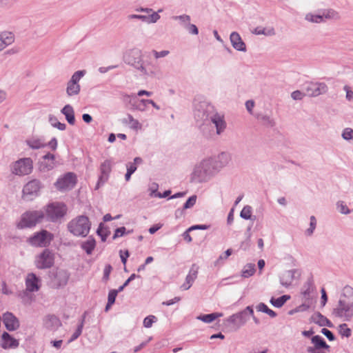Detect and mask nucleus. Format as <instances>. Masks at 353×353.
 Listing matches in <instances>:
<instances>
[{
	"instance_id": "1",
	"label": "nucleus",
	"mask_w": 353,
	"mask_h": 353,
	"mask_svg": "<svg viewBox=\"0 0 353 353\" xmlns=\"http://www.w3.org/2000/svg\"><path fill=\"white\" fill-rule=\"evenodd\" d=\"M332 314L337 318L350 321L353 317V288L347 285L341 292L336 305L333 308Z\"/></svg>"
},
{
	"instance_id": "2",
	"label": "nucleus",
	"mask_w": 353,
	"mask_h": 353,
	"mask_svg": "<svg viewBox=\"0 0 353 353\" xmlns=\"http://www.w3.org/2000/svg\"><path fill=\"white\" fill-rule=\"evenodd\" d=\"M216 112L214 107L210 103L195 100L194 102V117L203 135L207 139L211 138V132L207 131L210 119Z\"/></svg>"
},
{
	"instance_id": "3",
	"label": "nucleus",
	"mask_w": 353,
	"mask_h": 353,
	"mask_svg": "<svg viewBox=\"0 0 353 353\" xmlns=\"http://www.w3.org/2000/svg\"><path fill=\"white\" fill-rule=\"evenodd\" d=\"M124 61L139 70L142 74L149 77H156L159 72L157 67L152 65V70H148L144 66L143 53L138 48L130 49L125 52L123 57Z\"/></svg>"
},
{
	"instance_id": "4",
	"label": "nucleus",
	"mask_w": 353,
	"mask_h": 353,
	"mask_svg": "<svg viewBox=\"0 0 353 353\" xmlns=\"http://www.w3.org/2000/svg\"><path fill=\"white\" fill-rule=\"evenodd\" d=\"M217 173L212 160L210 158L203 159L194 168L190 180L194 183L207 182Z\"/></svg>"
},
{
	"instance_id": "5",
	"label": "nucleus",
	"mask_w": 353,
	"mask_h": 353,
	"mask_svg": "<svg viewBox=\"0 0 353 353\" xmlns=\"http://www.w3.org/2000/svg\"><path fill=\"white\" fill-rule=\"evenodd\" d=\"M91 223L88 216H78L67 225L68 230L76 236L85 237L90 232Z\"/></svg>"
},
{
	"instance_id": "6",
	"label": "nucleus",
	"mask_w": 353,
	"mask_h": 353,
	"mask_svg": "<svg viewBox=\"0 0 353 353\" xmlns=\"http://www.w3.org/2000/svg\"><path fill=\"white\" fill-rule=\"evenodd\" d=\"M48 285L53 289H59L64 288L69 280L70 273L63 269L57 268L49 272Z\"/></svg>"
},
{
	"instance_id": "7",
	"label": "nucleus",
	"mask_w": 353,
	"mask_h": 353,
	"mask_svg": "<svg viewBox=\"0 0 353 353\" xmlns=\"http://www.w3.org/2000/svg\"><path fill=\"white\" fill-rule=\"evenodd\" d=\"M53 239V234L46 230H41L39 232L34 233L33 235L30 236L28 239L27 242L33 247L46 248L50 244Z\"/></svg>"
},
{
	"instance_id": "8",
	"label": "nucleus",
	"mask_w": 353,
	"mask_h": 353,
	"mask_svg": "<svg viewBox=\"0 0 353 353\" xmlns=\"http://www.w3.org/2000/svg\"><path fill=\"white\" fill-rule=\"evenodd\" d=\"M44 218V212L41 210L28 211L21 216L18 225L19 228H32L41 222Z\"/></svg>"
},
{
	"instance_id": "9",
	"label": "nucleus",
	"mask_w": 353,
	"mask_h": 353,
	"mask_svg": "<svg viewBox=\"0 0 353 353\" xmlns=\"http://www.w3.org/2000/svg\"><path fill=\"white\" fill-rule=\"evenodd\" d=\"M12 172L18 176L28 175L33 170V161L30 157L19 159L12 165Z\"/></svg>"
},
{
	"instance_id": "10",
	"label": "nucleus",
	"mask_w": 353,
	"mask_h": 353,
	"mask_svg": "<svg viewBox=\"0 0 353 353\" xmlns=\"http://www.w3.org/2000/svg\"><path fill=\"white\" fill-rule=\"evenodd\" d=\"M67 206L63 203H52L48 205L46 214L48 219L52 222H56L62 219L67 213Z\"/></svg>"
},
{
	"instance_id": "11",
	"label": "nucleus",
	"mask_w": 353,
	"mask_h": 353,
	"mask_svg": "<svg viewBox=\"0 0 353 353\" xmlns=\"http://www.w3.org/2000/svg\"><path fill=\"white\" fill-rule=\"evenodd\" d=\"M85 70H77L72 75L71 79L68 81L66 85V94L68 97L78 95L81 91V85L79 81L81 79L85 74Z\"/></svg>"
},
{
	"instance_id": "12",
	"label": "nucleus",
	"mask_w": 353,
	"mask_h": 353,
	"mask_svg": "<svg viewBox=\"0 0 353 353\" xmlns=\"http://www.w3.org/2000/svg\"><path fill=\"white\" fill-rule=\"evenodd\" d=\"M43 188L41 182L37 179L28 181L23 188V198L26 201H32L39 195L40 190Z\"/></svg>"
},
{
	"instance_id": "13",
	"label": "nucleus",
	"mask_w": 353,
	"mask_h": 353,
	"mask_svg": "<svg viewBox=\"0 0 353 353\" xmlns=\"http://www.w3.org/2000/svg\"><path fill=\"white\" fill-rule=\"evenodd\" d=\"M213 123L216 128V134L221 135L223 133L227 128V123L225 121L224 116L218 113L216 111L212 114L210 119V122L207 123V131L211 132V137L213 134L214 130L211 124Z\"/></svg>"
},
{
	"instance_id": "14",
	"label": "nucleus",
	"mask_w": 353,
	"mask_h": 353,
	"mask_svg": "<svg viewBox=\"0 0 353 353\" xmlns=\"http://www.w3.org/2000/svg\"><path fill=\"white\" fill-rule=\"evenodd\" d=\"M54 263V255L49 249H45L35 260L37 268L43 270L50 268Z\"/></svg>"
},
{
	"instance_id": "15",
	"label": "nucleus",
	"mask_w": 353,
	"mask_h": 353,
	"mask_svg": "<svg viewBox=\"0 0 353 353\" xmlns=\"http://www.w3.org/2000/svg\"><path fill=\"white\" fill-rule=\"evenodd\" d=\"M77 183V176L73 172H67L55 182L56 188L60 191L71 190Z\"/></svg>"
},
{
	"instance_id": "16",
	"label": "nucleus",
	"mask_w": 353,
	"mask_h": 353,
	"mask_svg": "<svg viewBox=\"0 0 353 353\" xmlns=\"http://www.w3.org/2000/svg\"><path fill=\"white\" fill-rule=\"evenodd\" d=\"M253 313L252 307L248 306L243 310L229 316L227 321L238 327H241L247 322L249 316H253Z\"/></svg>"
},
{
	"instance_id": "17",
	"label": "nucleus",
	"mask_w": 353,
	"mask_h": 353,
	"mask_svg": "<svg viewBox=\"0 0 353 353\" xmlns=\"http://www.w3.org/2000/svg\"><path fill=\"white\" fill-rule=\"evenodd\" d=\"M55 159L54 154L47 152L38 162L39 171L45 173L53 170L56 166Z\"/></svg>"
},
{
	"instance_id": "18",
	"label": "nucleus",
	"mask_w": 353,
	"mask_h": 353,
	"mask_svg": "<svg viewBox=\"0 0 353 353\" xmlns=\"http://www.w3.org/2000/svg\"><path fill=\"white\" fill-rule=\"evenodd\" d=\"M301 276V271L298 269H292L283 272L279 276V281L281 285L288 288L291 285L296 278Z\"/></svg>"
},
{
	"instance_id": "19",
	"label": "nucleus",
	"mask_w": 353,
	"mask_h": 353,
	"mask_svg": "<svg viewBox=\"0 0 353 353\" xmlns=\"http://www.w3.org/2000/svg\"><path fill=\"white\" fill-rule=\"evenodd\" d=\"M327 91V87L324 83H309L305 86V94L309 97H317Z\"/></svg>"
},
{
	"instance_id": "20",
	"label": "nucleus",
	"mask_w": 353,
	"mask_h": 353,
	"mask_svg": "<svg viewBox=\"0 0 353 353\" xmlns=\"http://www.w3.org/2000/svg\"><path fill=\"white\" fill-rule=\"evenodd\" d=\"M212 163L215 168V170L219 173L222 168L225 167L231 160V156L228 152H222L214 158H210Z\"/></svg>"
},
{
	"instance_id": "21",
	"label": "nucleus",
	"mask_w": 353,
	"mask_h": 353,
	"mask_svg": "<svg viewBox=\"0 0 353 353\" xmlns=\"http://www.w3.org/2000/svg\"><path fill=\"white\" fill-rule=\"evenodd\" d=\"M3 322L8 331H14L17 330L19 326V319L12 313L7 312L3 314Z\"/></svg>"
},
{
	"instance_id": "22",
	"label": "nucleus",
	"mask_w": 353,
	"mask_h": 353,
	"mask_svg": "<svg viewBox=\"0 0 353 353\" xmlns=\"http://www.w3.org/2000/svg\"><path fill=\"white\" fill-rule=\"evenodd\" d=\"M111 170L112 165L110 161L105 160L101 164V175L99 177V180L96 185V189H98L101 185L104 184L108 181Z\"/></svg>"
},
{
	"instance_id": "23",
	"label": "nucleus",
	"mask_w": 353,
	"mask_h": 353,
	"mask_svg": "<svg viewBox=\"0 0 353 353\" xmlns=\"http://www.w3.org/2000/svg\"><path fill=\"white\" fill-rule=\"evenodd\" d=\"M25 142L32 150H39L46 147L45 139L41 137L32 136L28 138Z\"/></svg>"
},
{
	"instance_id": "24",
	"label": "nucleus",
	"mask_w": 353,
	"mask_h": 353,
	"mask_svg": "<svg viewBox=\"0 0 353 353\" xmlns=\"http://www.w3.org/2000/svg\"><path fill=\"white\" fill-rule=\"evenodd\" d=\"M230 39L232 47L235 50L241 52L246 51V45L238 32H232L230 36Z\"/></svg>"
},
{
	"instance_id": "25",
	"label": "nucleus",
	"mask_w": 353,
	"mask_h": 353,
	"mask_svg": "<svg viewBox=\"0 0 353 353\" xmlns=\"http://www.w3.org/2000/svg\"><path fill=\"white\" fill-rule=\"evenodd\" d=\"M43 325L48 330H55L61 325V323L57 316L49 314L43 319Z\"/></svg>"
},
{
	"instance_id": "26",
	"label": "nucleus",
	"mask_w": 353,
	"mask_h": 353,
	"mask_svg": "<svg viewBox=\"0 0 353 353\" xmlns=\"http://www.w3.org/2000/svg\"><path fill=\"white\" fill-rule=\"evenodd\" d=\"M39 281V278L34 273L28 274L26 280V290L29 292H37L39 290L38 284Z\"/></svg>"
},
{
	"instance_id": "27",
	"label": "nucleus",
	"mask_w": 353,
	"mask_h": 353,
	"mask_svg": "<svg viewBox=\"0 0 353 353\" xmlns=\"http://www.w3.org/2000/svg\"><path fill=\"white\" fill-rule=\"evenodd\" d=\"M1 339V347L3 349L17 347L19 345V341L6 332H4L2 334Z\"/></svg>"
},
{
	"instance_id": "28",
	"label": "nucleus",
	"mask_w": 353,
	"mask_h": 353,
	"mask_svg": "<svg viewBox=\"0 0 353 353\" xmlns=\"http://www.w3.org/2000/svg\"><path fill=\"white\" fill-rule=\"evenodd\" d=\"M315 290V285L314 283V280L312 276H310L307 279V281L304 283L303 286L302 294L303 296L304 299L306 301L312 300L311 294Z\"/></svg>"
},
{
	"instance_id": "29",
	"label": "nucleus",
	"mask_w": 353,
	"mask_h": 353,
	"mask_svg": "<svg viewBox=\"0 0 353 353\" xmlns=\"http://www.w3.org/2000/svg\"><path fill=\"white\" fill-rule=\"evenodd\" d=\"M61 112L65 116L66 121L70 125L75 123L74 111L72 106L70 104L65 105L61 110Z\"/></svg>"
},
{
	"instance_id": "30",
	"label": "nucleus",
	"mask_w": 353,
	"mask_h": 353,
	"mask_svg": "<svg viewBox=\"0 0 353 353\" xmlns=\"http://www.w3.org/2000/svg\"><path fill=\"white\" fill-rule=\"evenodd\" d=\"M312 319L315 323L320 326H327L329 327H333L332 322L320 312L314 313L312 316Z\"/></svg>"
},
{
	"instance_id": "31",
	"label": "nucleus",
	"mask_w": 353,
	"mask_h": 353,
	"mask_svg": "<svg viewBox=\"0 0 353 353\" xmlns=\"http://www.w3.org/2000/svg\"><path fill=\"white\" fill-rule=\"evenodd\" d=\"M14 41V34L12 32H6L0 35V51L12 44Z\"/></svg>"
},
{
	"instance_id": "32",
	"label": "nucleus",
	"mask_w": 353,
	"mask_h": 353,
	"mask_svg": "<svg viewBox=\"0 0 353 353\" xmlns=\"http://www.w3.org/2000/svg\"><path fill=\"white\" fill-rule=\"evenodd\" d=\"M96 246V241L92 236H89L88 239L82 242L81 248L86 252L87 254L90 255L92 253Z\"/></svg>"
},
{
	"instance_id": "33",
	"label": "nucleus",
	"mask_w": 353,
	"mask_h": 353,
	"mask_svg": "<svg viewBox=\"0 0 353 353\" xmlns=\"http://www.w3.org/2000/svg\"><path fill=\"white\" fill-rule=\"evenodd\" d=\"M311 341L315 345L316 349H317L319 352H320L321 349L329 350L330 347V345L326 343L323 338L319 335L313 336L311 339Z\"/></svg>"
},
{
	"instance_id": "34",
	"label": "nucleus",
	"mask_w": 353,
	"mask_h": 353,
	"mask_svg": "<svg viewBox=\"0 0 353 353\" xmlns=\"http://www.w3.org/2000/svg\"><path fill=\"white\" fill-rule=\"evenodd\" d=\"M322 14L324 21L325 19L337 21L339 20L341 17L339 13L333 9L324 10L322 12Z\"/></svg>"
},
{
	"instance_id": "35",
	"label": "nucleus",
	"mask_w": 353,
	"mask_h": 353,
	"mask_svg": "<svg viewBox=\"0 0 353 353\" xmlns=\"http://www.w3.org/2000/svg\"><path fill=\"white\" fill-rule=\"evenodd\" d=\"M257 119L262 123L263 125L268 128H272L276 124L274 119L267 114H259L257 116Z\"/></svg>"
},
{
	"instance_id": "36",
	"label": "nucleus",
	"mask_w": 353,
	"mask_h": 353,
	"mask_svg": "<svg viewBox=\"0 0 353 353\" xmlns=\"http://www.w3.org/2000/svg\"><path fill=\"white\" fill-rule=\"evenodd\" d=\"M290 298V295L285 294L276 299L272 297L270 302L276 307H281Z\"/></svg>"
},
{
	"instance_id": "37",
	"label": "nucleus",
	"mask_w": 353,
	"mask_h": 353,
	"mask_svg": "<svg viewBox=\"0 0 353 353\" xmlns=\"http://www.w3.org/2000/svg\"><path fill=\"white\" fill-rule=\"evenodd\" d=\"M199 267L196 264H192L185 280L187 283L192 284L197 277Z\"/></svg>"
},
{
	"instance_id": "38",
	"label": "nucleus",
	"mask_w": 353,
	"mask_h": 353,
	"mask_svg": "<svg viewBox=\"0 0 353 353\" xmlns=\"http://www.w3.org/2000/svg\"><path fill=\"white\" fill-rule=\"evenodd\" d=\"M252 208L250 205H245L243 207L240 212V216L245 220H256V216H252Z\"/></svg>"
},
{
	"instance_id": "39",
	"label": "nucleus",
	"mask_w": 353,
	"mask_h": 353,
	"mask_svg": "<svg viewBox=\"0 0 353 353\" xmlns=\"http://www.w3.org/2000/svg\"><path fill=\"white\" fill-rule=\"evenodd\" d=\"M222 316H223L222 313L214 312V313H211V314H204V315H200L197 317V319L202 321L204 323H211L213 321H214L218 317H220Z\"/></svg>"
},
{
	"instance_id": "40",
	"label": "nucleus",
	"mask_w": 353,
	"mask_h": 353,
	"mask_svg": "<svg viewBox=\"0 0 353 353\" xmlns=\"http://www.w3.org/2000/svg\"><path fill=\"white\" fill-rule=\"evenodd\" d=\"M123 122L130 125V128L133 130H138L141 128V125L138 120L133 118L131 114H128L127 118L124 119Z\"/></svg>"
},
{
	"instance_id": "41",
	"label": "nucleus",
	"mask_w": 353,
	"mask_h": 353,
	"mask_svg": "<svg viewBox=\"0 0 353 353\" xmlns=\"http://www.w3.org/2000/svg\"><path fill=\"white\" fill-rule=\"evenodd\" d=\"M255 271V265L253 263H248L241 271V276L243 278H249L254 274Z\"/></svg>"
},
{
	"instance_id": "42",
	"label": "nucleus",
	"mask_w": 353,
	"mask_h": 353,
	"mask_svg": "<svg viewBox=\"0 0 353 353\" xmlns=\"http://www.w3.org/2000/svg\"><path fill=\"white\" fill-rule=\"evenodd\" d=\"M252 32L256 35L264 34L265 36H273L275 34V30L273 28L266 29L262 27H256Z\"/></svg>"
},
{
	"instance_id": "43",
	"label": "nucleus",
	"mask_w": 353,
	"mask_h": 353,
	"mask_svg": "<svg viewBox=\"0 0 353 353\" xmlns=\"http://www.w3.org/2000/svg\"><path fill=\"white\" fill-rule=\"evenodd\" d=\"M174 20H178L180 25L182 26L185 29L190 23V16L188 14H181L179 16H174L172 17Z\"/></svg>"
},
{
	"instance_id": "44",
	"label": "nucleus",
	"mask_w": 353,
	"mask_h": 353,
	"mask_svg": "<svg viewBox=\"0 0 353 353\" xmlns=\"http://www.w3.org/2000/svg\"><path fill=\"white\" fill-rule=\"evenodd\" d=\"M305 19L312 23H320L324 21L323 16L322 14H314L308 13L305 16Z\"/></svg>"
},
{
	"instance_id": "45",
	"label": "nucleus",
	"mask_w": 353,
	"mask_h": 353,
	"mask_svg": "<svg viewBox=\"0 0 353 353\" xmlns=\"http://www.w3.org/2000/svg\"><path fill=\"white\" fill-rule=\"evenodd\" d=\"M49 121L54 128H58L59 130H65L66 125L58 121L57 118L54 116L50 115Z\"/></svg>"
},
{
	"instance_id": "46",
	"label": "nucleus",
	"mask_w": 353,
	"mask_h": 353,
	"mask_svg": "<svg viewBox=\"0 0 353 353\" xmlns=\"http://www.w3.org/2000/svg\"><path fill=\"white\" fill-rule=\"evenodd\" d=\"M337 210L343 214H349L351 213V210L349 209L346 203L343 201H337L336 204Z\"/></svg>"
},
{
	"instance_id": "47",
	"label": "nucleus",
	"mask_w": 353,
	"mask_h": 353,
	"mask_svg": "<svg viewBox=\"0 0 353 353\" xmlns=\"http://www.w3.org/2000/svg\"><path fill=\"white\" fill-rule=\"evenodd\" d=\"M339 332L342 336L350 337L352 334L351 330L348 327L346 323L341 324L339 326Z\"/></svg>"
},
{
	"instance_id": "48",
	"label": "nucleus",
	"mask_w": 353,
	"mask_h": 353,
	"mask_svg": "<svg viewBox=\"0 0 353 353\" xmlns=\"http://www.w3.org/2000/svg\"><path fill=\"white\" fill-rule=\"evenodd\" d=\"M131 232L132 231H130V230L126 232V228L124 226L118 228L114 231V234L112 236V239L114 240L118 237L123 236L125 234H130V233H131Z\"/></svg>"
},
{
	"instance_id": "49",
	"label": "nucleus",
	"mask_w": 353,
	"mask_h": 353,
	"mask_svg": "<svg viewBox=\"0 0 353 353\" xmlns=\"http://www.w3.org/2000/svg\"><path fill=\"white\" fill-rule=\"evenodd\" d=\"M316 226V219L314 216H310V228L305 231V234L308 236H311Z\"/></svg>"
},
{
	"instance_id": "50",
	"label": "nucleus",
	"mask_w": 353,
	"mask_h": 353,
	"mask_svg": "<svg viewBox=\"0 0 353 353\" xmlns=\"http://www.w3.org/2000/svg\"><path fill=\"white\" fill-rule=\"evenodd\" d=\"M311 304H312V300L306 301V299H305V301L303 304L299 305L298 307H296L294 309V312H305L310 307Z\"/></svg>"
},
{
	"instance_id": "51",
	"label": "nucleus",
	"mask_w": 353,
	"mask_h": 353,
	"mask_svg": "<svg viewBox=\"0 0 353 353\" xmlns=\"http://www.w3.org/2000/svg\"><path fill=\"white\" fill-rule=\"evenodd\" d=\"M232 249H228L223 254L219 256L217 260L214 262V265H218L220 263H222V261L223 260H226L232 254Z\"/></svg>"
},
{
	"instance_id": "52",
	"label": "nucleus",
	"mask_w": 353,
	"mask_h": 353,
	"mask_svg": "<svg viewBox=\"0 0 353 353\" xmlns=\"http://www.w3.org/2000/svg\"><path fill=\"white\" fill-rule=\"evenodd\" d=\"M157 321V318L154 315H149L143 320V325L145 327H151L152 323Z\"/></svg>"
},
{
	"instance_id": "53",
	"label": "nucleus",
	"mask_w": 353,
	"mask_h": 353,
	"mask_svg": "<svg viewBox=\"0 0 353 353\" xmlns=\"http://www.w3.org/2000/svg\"><path fill=\"white\" fill-rule=\"evenodd\" d=\"M196 195H192L189 197L183 206V209L186 210L192 208L196 203Z\"/></svg>"
},
{
	"instance_id": "54",
	"label": "nucleus",
	"mask_w": 353,
	"mask_h": 353,
	"mask_svg": "<svg viewBox=\"0 0 353 353\" xmlns=\"http://www.w3.org/2000/svg\"><path fill=\"white\" fill-rule=\"evenodd\" d=\"M152 12V13L151 14L146 16V23H156L160 19V16L158 12L153 11Z\"/></svg>"
},
{
	"instance_id": "55",
	"label": "nucleus",
	"mask_w": 353,
	"mask_h": 353,
	"mask_svg": "<svg viewBox=\"0 0 353 353\" xmlns=\"http://www.w3.org/2000/svg\"><path fill=\"white\" fill-rule=\"evenodd\" d=\"M17 2V0H0V8H10Z\"/></svg>"
},
{
	"instance_id": "56",
	"label": "nucleus",
	"mask_w": 353,
	"mask_h": 353,
	"mask_svg": "<svg viewBox=\"0 0 353 353\" xmlns=\"http://www.w3.org/2000/svg\"><path fill=\"white\" fill-rule=\"evenodd\" d=\"M103 226V224L102 223H101L99 225L97 230V233L99 236H101L102 241H105L110 232L107 231L105 233H103V230H102Z\"/></svg>"
},
{
	"instance_id": "57",
	"label": "nucleus",
	"mask_w": 353,
	"mask_h": 353,
	"mask_svg": "<svg viewBox=\"0 0 353 353\" xmlns=\"http://www.w3.org/2000/svg\"><path fill=\"white\" fill-rule=\"evenodd\" d=\"M352 134H353V130L350 128H347L343 130L342 133V137L345 140H350L352 139Z\"/></svg>"
},
{
	"instance_id": "58",
	"label": "nucleus",
	"mask_w": 353,
	"mask_h": 353,
	"mask_svg": "<svg viewBox=\"0 0 353 353\" xmlns=\"http://www.w3.org/2000/svg\"><path fill=\"white\" fill-rule=\"evenodd\" d=\"M112 270V268L110 264H108L105 266L104 270H103V281H107L109 280L110 274L111 273Z\"/></svg>"
},
{
	"instance_id": "59",
	"label": "nucleus",
	"mask_w": 353,
	"mask_h": 353,
	"mask_svg": "<svg viewBox=\"0 0 353 353\" xmlns=\"http://www.w3.org/2000/svg\"><path fill=\"white\" fill-rule=\"evenodd\" d=\"M82 330H83L82 325H78L77 330L72 334L70 339H69V342H72V341L76 340L77 339H78L79 336L81 334Z\"/></svg>"
},
{
	"instance_id": "60",
	"label": "nucleus",
	"mask_w": 353,
	"mask_h": 353,
	"mask_svg": "<svg viewBox=\"0 0 353 353\" xmlns=\"http://www.w3.org/2000/svg\"><path fill=\"white\" fill-rule=\"evenodd\" d=\"M152 54L154 57L155 59H159V58H161V57H166L167 55H168L170 54V51L168 50H162L161 52H158L155 50H152Z\"/></svg>"
},
{
	"instance_id": "61",
	"label": "nucleus",
	"mask_w": 353,
	"mask_h": 353,
	"mask_svg": "<svg viewBox=\"0 0 353 353\" xmlns=\"http://www.w3.org/2000/svg\"><path fill=\"white\" fill-rule=\"evenodd\" d=\"M118 293L116 290H110L108 293V301L110 303H114Z\"/></svg>"
},
{
	"instance_id": "62",
	"label": "nucleus",
	"mask_w": 353,
	"mask_h": 353,
	"mask_svg": "<svg viewBox=\"0 0 353 353\" xmlns=\"http://www.w3.org/2000/svg\"><path fill=\"white\" fill-rule=\"evenodd\" d=\"M321 332L323 335H325L328 339L329 341H332L335 339V336H334V334L327 328H323L321 330Z\"/></svg>"
},
{
	"instance_id": "63",
	"label": "nucleus",
	"mask_w": 353,
	"mask_h": 353,
	"mask_svg": "<svg viewBox=\"0 0 353 353\" xmlns=\"http://www.w3.org/2000/svg\"><path fill=\"white\" fill-rule=\"evenodd\" d=\"M185 30L188 31L190 34L197 35L199 34L198 28L194 25L190 23L186 28Z\"/></svg>"
},
{
	"instance_id": "64",
	"label": "nucleus",
	"mask_w": 353,
	"mask_h": 353,
	"mask_svg": "<svg viewBox=\"0 0 353 353\" xmlns=\"http://www.w3.org/2000/svg\"><path fill=\"white\" fill-rule=\"evenodd\" d=\"M306 95L300 90H295L292 92L291 97L294 100H301Z\"/></svg>"
}]
</instances>
